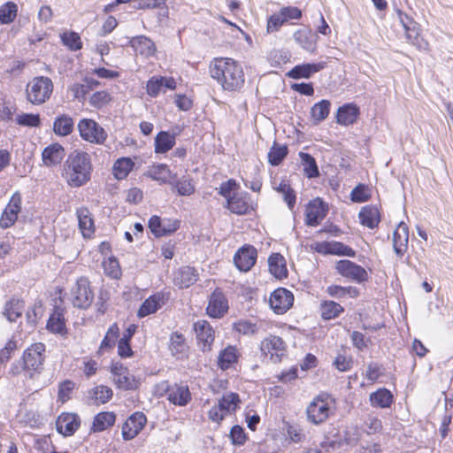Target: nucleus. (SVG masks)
Masks as SVG:
<instances>
[{
    "mask_svg": "<svg viewBox=\"0 0 453 453\" xmlns=\"http://www.w3.org/2000/svg\"><path fill=\"white\" fill-rule=\"evenodd\" d=\"M210 73L211 78L226 91H238L245 82L242 65L230 58H214L210 65Z\"/></svg>",
    "mask_w": 453,
    "mask_h": 453,
    "instance_id": "f257e3e1",
    "label": "nucleus"
},
{
    "mask_svg": "<svg viewBox=\"0 0 453 453\" xmlns=\"http://www.w3.org/2000/svg\"><path fill=\"white\" fill-rule=\"evenodd\" d=\"M92 170L90 155L76 150L64 162L62 176L70 187L80 188L90 180Z\"/></svg>",
    "mask_w": 453,
    "mask_h": 453,
    "instance_id": "f03ea898",
    "label": "nucleus"
},
{
    "mask_svg": "<svg viewBox=\"0 0 453 453\" xmlns=\"http://www.w3.org/2000/svg\"><path fill=\"white\" fill-rule=\"evenodd\" d=\"M334 413V400L322 393L315 396L306 408L307 419L313 425H320Z\"/></svg>",
    "mask_w": 453,
    "mask_h": 453,
    "instance_id": "7ed1b4c3",
    "label": "nucleus"
},
{
    "mask_svg": "<svg viewBox=\"0 0 453 453\" xmlns=\"http://www.w3.org/2000/svg\"><path fill=\"white\" fill-rule=\"evenodd\" d=\"M45 345L36 342L27 347L22 356L24 372L29 378L39 375L43 370Z\"/></svg>",
    "mask_w": 453,
    "mask_h": 453,
    "instance_id": "20e7f679",
    "label": "nucleus"
},
{
    "mask_svg": "<svg viewBox=\"0 0 453 453\" xmlns=\"http://www.w3.org/2000/svg\"><path fill=\"white\" fill-rule=\"evenodd\" d=\"M52 91L53 82L50 78L35 77L27 86V99L32 104L40 105L50 99Z\"/></svg>",
    "mask_w": 453,
    "mask_h": 453,
    "instance_id": "39448f33",
    "label": "nucleus"
},
{
    "mask_svg": "<svg viewBox=\"0 0 453 453\" xmlns=\"http://www.w3.org/2000/svg\"><path fill=\"white\" fill-rule=\"evenodd\" d=\"M77 127L81 139L92 144L102 145L108 137L104 128L91 119H81Z\"/></svg>",
    "mask_w": 453,
    "mask_h": 453,
    "instance_id": "423d86ee",
    "label": "nucleus"
},
{
    "mask_svg": "<svg viewBox=\"0 0 453 453\" xmlns=\"http://www.w3.org/2000/svg\"><path fill=\"white\" fill-rule=\"evenodd\" d=\"M94 300V292L86 277L79 278L71 289V301L74 307L88 309Z\"/></svg>",
    "mask_w": 453,
    "mask_h": 453,
    "instance_id": "0eeeda50",
    "label": "nucleus"
},
{
    "mask_svg": "<svg viewBox=\"0 0 453 453\" xmlns=\"http://www.w3.org/2000/svg\"><path fill=\"white\" fill-rule=\"evenodd\" d=\"M398 18L405 31L407 42L419 50H427L428 42L421 36L419 25L412 18L400 11Z\"/></svg>",
    "mask_w": 453,
    "mask_h": 453,
    "instance_id": "6e6552de",
    "label": "nucleus"
},
{
    "mask_svg": "<svg viewBox=\"0 0 453 453\" xmlns=\"http://www.w3.org/2000/svg\"><path fill=\"white\" fill-rule=\"evenodd\" d=\"M286 343L276 335H269L260 344V350L265 357H268L273 363H279L286 355Z\"/></svg>",
    "mask_w": 453,
    "mask_h": 453,
    "instance_id": "1a4fd4ad",
    "label": "nucleus"
},
{
    "mask_svg": "<svg viewBox=\"0 0 453 453\" xmlns=\"http://www.w3.org/2000/svg\"><path fill=\"white\" fill-rule=\"evenodd\" d=\"M194 330L201 350L203 352L211 351L215 339L214 329L211 324L203 319L198 320L194 323Z\"/></svg>",
    "mask_w": 453,
    "mask_h": 453,
    "instance_id": "9d476101",
    "label": "nucleus"
},
{
    "mask_svg": "<svg viewBox=\"0 0 453 453\" xmlns=\"http://www.w3.org/2000/svg\"><path fill=\"white\" fill-rule=\"evenodd\" d=\"M294 296L289 290L279 288L270 296L269 303L276 314L286 313L293 305Z\"/></svg>",
    "mask_w": 453,
    "mask_h": 453,
    "instance_id": "9b49d317",
    "label": "nucleus"
},
{
    "mask_svg": "<svg viewBox=\"0 0 453 453\" xmlns=\"http://www.w3.org/2000/svg\"><path fill=\"white\" fill-rule=\"evenodd\" d=\"M335 268L342 276L358 283L364 282L368 279V273L365 269L350 260H340L336 264Z\"/></svg>",
    "mask_w": 453,
    "mask_h": 453,
    "instance_id": "f8f14e48",
    "label": "nucleus"
},
{
    "mask_svg": "<svg viewBox=\"0 0 453 453\" xmlns=\"http://www.w3.org/2000/svg\"><path fill=\"white\" fill-rule=\"evenodd\" d=\"M180 220L173 219H161L158 216H152L149 220V228L157 237L169 235L180 227Z\"/></svg>",
    "mask_w": 453,
    "mask_h": 453,
    "instance_id": "ddd939ff",
    "label": "nucleus"
},
{
    "mask_svg": "<svg viewBox=\"0 0 453 453\" xmlns=\"http://www.w3.org/2000/svg\"><path fill=\"white\" fill-rule=\"evenodd\" d=\"M228 311V302L219 288H216L209 297L206 312L211 318H222Z\"/></svg>",
    "mask_w": 453,
    "mask_h": 453,
    "instance_id": "4468645a",
    "label": "nucleus"
},
{
    "mask_svg": "<svg viewBox=\"0 0 453 453\" xmlns=\"http://www.w3.org/2000/svg\"><path fill=\"white\" fill-rule=\"evenodd\" d=\"M21 210V196L19 192H15L0 218V226L8 228L12 226L17 220L18 215Z\"/></svg>",
    "mask_w": 453,
    "mask_h": 453,
    "instance_id": "2eb2a0df",
    "label": "nucleus"
},
{
    "mask_svg": "<svg viewBox=\"0 0 453 453\" xmlns=\"http://www.w3.org/2000/svg\"><path fill=\"white\" fill-rule=\"evenodd\" d=\"M327 213V208L320 198H316L306 206L305 223L311 226H317L325 219Z\"/></svg>",
    "mask_w": 453,
    "mask_h": 453,
    "instance_id": "dca6fc26",
    "label": "nucleus"
},
{
    "mask_svg": "<svg viewBox=\"0 0 453 453\" xmlns=\"http://www.w3.org/2000/svg\"><path fill=\"white\" fill-rule=\"evenodd\" d=\"M147 418L142 412L132 414L122 426V436L126 441L134 439L144 427Z\"/></svg>",
    "mask_w": 453,
    "mask_h": 453,
    "instance_id": "f3484780",
    "label": "nucleus"
},
{
    "mask_svg": "<svg viewBox=\"0 0 453 453\" xmlns=\"http://www.w3.org/2000/svg\"><path fill=\"white\" fill-rule=\"evenodd\" d=\"M293 38L305 51L312 54L317 51L319 36L311 29H298L294 33Z\"/></svg>",
    "mask_w": 453,
    "mask_h": 453,
    "instance_id": "a211bd4d",
    "label": "nucleus"
},
{
    "mask_svg": "<svg viewBox=\"0 0 453 453\" xmlns=\"http://www.w3.org/2000/svg\"><path fill=\"white\" fill-rule=\"evenodd\" d=\"M80 426V417L75 413H62L56 421L57 431L64 436L73 435Z\"/></svg>",
    "mask_w": 453,
    "mask_h": 453,
    "instance_id": "6ab92c4d",
    "label": "nucleus"
},
{
    "mask_svg": "<svg viewBox=\"0 0 453 453\" xmlns=\"http://www.w3.org/2000/svg\"><path fill=\"white\" fill-rule=\"evenodd\" d=\"M257 250L252 246L241 248L234 257L235 266L242 272H248L256 263Z\"/></svg>",
    "mask_w": 453,
    "mask_h": 453,
    "instance_id": "aec40b11",
    "label": "nucleus"
},
{
    "mask_svg": "<svg viewBox=\"0 0 453 453\" xmlns=\"http://www.w3.org/2000/svg\"><path fill=\"white\" fill-rule=\"evenodd\" d=\"M167 297L163 292H157L147 299L140 306L137 316L139 318H144L150 314H154L165 303Z\"/></svg>",
    "mask_w": 453,
    "mask_h": 453,
    "instance_id": "412c9836",
    "label": "nucleus"
},
{
    "mask_svg": "<svg viewBox=\"0 0 453 453\" xmlns=\"http://www.w3.org/2000/svg\"><path fill=\"white\" fill-rule=\"evenodd\" d=\"M127 43L134 49L136 54H139L144 58L152 57L157 51L154 42L145 35L131 37L128 39Z\"/></svg>",
    "mask_w": 453,
    "mask_h": 453,
    "instance_id": "4be33fe9",
    "label": "nucleus"
},
{
    "mask_svg": "<svg viewBox=\"0 0 453 453\" xmlns=\"http://www.w3.org/2000/svg\"><path fill=\"white\" fill-rule=\"evenodd\" d=\"M409 228L404 222H400L393 233V247L395 254L402 257L408 248Z\"/></svg>",
    "mask_w": 453,
    "mask_h": 453,
    "instance_id": "5701e85b",
    "label": "nucleus"
},
{
    "mask_svg": "<svg viewBox=\"0 0 453 453\" xmlns=\"http://www.w3.org/2000/svg\"><path fill=\"white\" fill-rule=\"evenodd\" d=\"M167 400L177 406H186L191 401V393L185 384L174 383L171 386Z\"/></svg>",
    "mask_w": 453,
    "mask_h": 453,
    "instance_id": "b1692460",
    "label": "nucleus"
},
{
    "mask_svg": "<svg viewBox=\"0 0 453 453\" xmlns=\"http://www.w3.org/2000/svg\"><path fill=\"white\" fill-rule=\"evenodd\" d=\"M326 67V62L306 63L296 65L288 73V76L292 79H308L313 73H319Z\"/></svg>",
    "mask_w": 453,
    "mask_h": 453,
    "instance_id": "393cba45",
    "label": "nucleus"
},
{
    "mask_svg": "<svg viewBox=\"0 0 453 453\" xmlns=\"http://www.w3.org/2000/svg\"><path fill=\"white\" fill-rule=\"evenodd\" d=\"M79 228L85 238H89L95 232L92 214L87 207H81L76 210Z\"/></svg>",
    "mask_w": 453,
    "mask_h": 453,
    "instance_id": "a878e982",
    "label": "nucleus"
},
{
    "mask_svg": "<svg viewBox=\"0 0 453 453\" xmlns=\"http://www.w3.org/2000/svg\"><path fill=\"white\" fill-rule=\"evenodd\" d=\"M64 157L65 150L59 143L47 146L42 153V161L46 166H54L60 164Z\"/></svg>",
    "mask_w": 453,
    "mask_h": 453,
    "instance_id": "bb28decb",
    "label": "nucleus"
},
{
    "mask_svg": "<svg viewBox=\"0 0 453 453\" xmlns=\"http://www.w3.org/2000/svg\"><path fill=\"white\" fill-rule=\"evenodd\" d=\"M188 347L184 335L179 332H173L169 339V350L172 356L182 359L188 355Z\"/></svg>",
    "mask_w": 453,
    "mask_h": 453,
    "instance_id": "cd10ccee",
    "label": "nucleus"
},
{
    "mask_svg": "<svg viewBox=\"0 0 453 453\" xmlns=\"http://www.w3.org/2000/svg\"><path fill=\"white\" fill-rule=\"evenodd\" d=\"M359 115V108L355 104H345L340 106L336 114V122L349 126L356 122Z\"/></svg>",
    "mask_w": 453,
    "mask_h": 453,
    "instance_id": "c85d7f7f",
    "label": "nucleus"
},
{
    "mask_svg": "<svg viewBox=\"0 0 453 453\" xmlns=\"http://www.w3.org/2000/svg\"><path fill=\"white\" fill-rule=\"evenodd\" d=\"M358 218L360 223L370 229L377 227L380 222L379 209L374 205L363 207L358 213Z\"/></svg>",
    "mask_w": 453,
    "mask_h": 453,
    "instance_id": "c756f323",
    "label": "nucleus"
},
{
    "mask_svg": "<svg viewBox=\"0 0 453 453\" xmlns=\"http://www.w3.org/2000/svg\"><path fill=\"white\" fill-rule=\"evenodd\" d=\"M198 278L196 270L190 266H184L178 270L174 276V284L180 288H186L193 285Z\"/></svg>",
    "mask_w": 453,
    "mask_h": 453,
    "instance_id": "7c9ffc66",
    "label": "nucleus"
},
{
    "mask_svg": "<svg viewBox=\"0 0 453 453\" xmlns=\"http://www.w3.org/2000/svg\"><path fill=\"white\" fill-rule=\"evenodd\" d=\"M240 353L236 347L229 345L222 349L218 357V366L223 370H228L237 363Z\"/></svg>",
    "mask_w": 453,
    "mask_h": 453,
    "instance_id": "2f4dec72",
    "label": "nucleus"
},
{
    "mask_svg": "<svg viewBox=\"0 0 453 453\" xmlns=\"http://www.w3.org/2000/svg\"><path fill=\"white\" fill-rule=\"evenodd\" d=\"M394 400V395L390 390L380 388L375 392H372L369 396L370 403L372 407L376 408H388L391 406Z\"/></svg>",
    "mask_w": 453,
    "mask_h": 453,
    "instance_id": "473e14b6",
    "label": "nucleus"
},
{
    "mask_svg": "<svg viewBox=\"0 0 453 453\" xmlns=\"http://www.w3.org/2000/svg\"><path fill=\"white\" fill-rule=\"evenodd\" d=\"M247 193H236L226 201V208L233 213L242 215L249 211L250 205L247 202Z\"/></svg>",
    "mask_w": 453,
    "mask_h": 453,
    "instance_id": "72a5a7b5",
    "label": "nucleus"
},
{
    "mask_svg": "<svg viewBox=\"0 0 453 453\" xmlns=\"http://www.w3.org/2000/svg\"><path fill=\"white\" fill-rule=\"evenodd\" d=\"M175 135L166 131H160L155 137V152L163 154L175 145Z\"/></svg>",
    "mask_w": 453,
    "mask_h": 453,
    "instance_id": "f704fd0d",
    "label": "nucleus"
},
{
    "mask_svg": "<svg viewBox=\"0 0 453 453\" xmlns=\"http://www.w3.org/2000/svg\"><path fill=\"white\" fill-rule=\"evenodd\" d=\"M270 273L278 279L287 277L288 271L283 256L279 253L272 254L268 258Z\"/></svg>",
    "mask_w": 453,
    "mask_h": 453,
    "instance_id": "c9c22d12",
    "label": "nucleus"
},
{
    "mask_svg": "<svg viewBox=\"0 0 453 453\" xmlns=\"http://www.w3.org/2000/svg\"><path fill=\"white\" fill-rule=\"evenodd\" d=\"M112 390L111 388L99 385L88 391V398L93 404H104L112 397Z\"/></svg>",
    "mask_w": 453,
    "mask_h": 453,
    "instance_id": "e433bc0d",
    "label": "nucleus"
},
{
    "mask_svg": "<svg viewBox=\"0 0 453 453\" xmlns=\"http://www.w3.org/2000/svg\"><path fill=\"white\" fill-rule=\"evenodd\" d=\"M74 127V121L73 118L68 115L63 114L54 120L53 131L57 135L66 136L69 135Z\"/></svg>",
    "mask_w": 453,
    "mask_h": 453,
    "instance_id": "4c0bfd02",
    "label": "nucleus"
},
{
    "mask_svg": "<svg viewBox=\"0 0 453 453\" xmlns=\"http://www.w3.org/2000/svg\"><path fill=\"white\" fill-rule=\"evenodd\" d=\"M146 175L160 183H169L173 178L172 172L165 164L152 165L147 172Z\"/></svg>",
    "mask_w": 453,
    "mask_h": 453,
    "instance_id": "58836bf2",
    "label": "nucleus"
},
{
    "mask_svg": "<svg viewBox=\"0 0 453 453\" xmlns=\"http://www.w3.org/2000/svg\"><path fill=\"white\" fill-rule=\"evenodd\" d=\"M331 103L323 99L315 104L311 109V118L315 125L319 124L327 118L330 112Z\"/></svg>",
    "mask_w": 453,
    "mask_h": 453,
    "instance_id": "ea45409f",
    "label": "nucleus"
},
{
    "mask_svg": "<svg viewBox=\"0 0 453 453\" xmlns=\"http://www.w3.org/2000/svg\"><path fill=\"white\" fill-rule=\"evenodd\" d=\"M116 415L113 412L104 411L95 416L92 430L94 432H103L114 425Z\"/></svg>",
    "mask_w": 453,
    "mask_h": 453,
    "instance_id": "a19ab883",
    "label": "nucleus"
},
{
    "mask_svg": "<svg viewBox=\"0 0 453 453\" xmlns=\"http://www.w3.org/2000/svg\"><path fill=\"white\" fill-rule=\"evenodd\" d=\"M47 329L55 334H63L65 332L64 313L60 308H56L49 318Z\"/></svg>",
    "mask_w": 453,
    "mask_h": 453,
    "instance_id": "79ce46f5",
    "label": "nucleus"
},
{
    "mask_svg": "<svg viewBox=\"0 0 453 453\" xmlns=\"http://www.w3.org/2000/svg\"><path fill=\"white\" fill-rule=\"evenodd\" d=\"M299 157L305 176L309 179L319 177V171L315 158L309 153L303 151L299 152Z\"/></svg>",
    "mask_w": 453,
    "mask_h": 453,
    "instance_id": "37998d69",
    "label": "nucleus"
},
{
    "mask_svg": "<svg viewBox=\"0 0 453 453\" xmlns=\"http://www.w3.org/2000/svg\"><path fill=\"white\" fill-rule=\"evenodd\" d=\"M172 179L173 180H171L169 183L173 186V189L176 190L178 195L188 196L195 192V186L192 183L191 179L183 177L181 179L175 180V174Z\"/></svg>",
    "mask_w": 453,
    "mask_h": 453,
    "instance_id": "c03bdc74",
    "label": "nucleus"
},
{
    "mask_svg": "<svg viewBox=\"0 0 453 453\" xmlns=\"http://www.w3.org/2000/svg\"><path fill=\"white\" fill-rule=\"evenodd\" d=\"M134 167V162L129 157H121L113 165V174L118 180H124Z\"/></svg>",
    "mask_w": 453,
    "mask_h": 453,
    "instance_id": "a18cd8bd",
    "label": "nucleus"
},
{
    "mask_svg": "<svg viewBox=\"0 0 453 453\" xmlns=\"http://www.w3.org/2000/svg\"><path fill=\"white\" fill-rule=\"evenodd\" d=\"M320 311L322 318L329 320L338 317L343 311V308L334 301H325L320 305Z\"/></svg>",
    "mask_w": 453,
    "mask_h": 453,
    "instance_id": "49530a36",
    "label": "nucleus"
},
{
    "mask_svg": "<svg viewBox=\"0 0 453 453\" xmlns=\"http://www.w3.org/2000/svg\"><path fill=\"white\" fill-rule=\"evenodd\" d=\"M18 5L13 2H7L0 6V23L10 24L16 18Z\"/></svg>",
    "mask_w": 453,
    "mask_h": 453,
    "instance_id": "de8ad7c7",
    "label": "nucleus"
},
{
    "mask_svg": "<svg viewBox=\"0 0 453 453\" xmlns=\"http://www.w3.org/2000/svg\"><path fill=\"white\" fill-rule=\"evenodd\" d=\"M62 43L71 50H78L82 48V42L78 33L65 31L60 35Z\"/></svg>",
    "mask_w": 453,
    "mask_h": 453,
    "instance_id": "09e8293b",
    "label": "nucleus"
},
{
    "mask_svg": "<svg viewBox=\"0 0 453 453\" xmlns=\"http://www.w3.org/2000/svg\"><path fill=\"white\" fill-rule=\"evenodd\" d=\"M240 403V397L236 393H227L224 395L219 401V406L226 414L234 411L237 404Z\"/></svg>",
    "mask_w": 453,
    "mask_h": 453,
    "instance_id": "8fccbe9b",
    "label": "nucleus"
},
{
    "mask_svg": "<svg viewBox=\"0 0 453 453\" xmlns=\"http://www.w3.org/2000/svg\"><path fill=\"white\" fill-rule=\"evenodd\" d=\"M115 385L122 390H134L138 387V381L134 376L130 374L129 371L113 379Z\"/></svg>",
    "mask_w": 453,
    "mask_h": 453,
    "instance_id": "3c124183",
    "label": "nucleus"
},
{
    "mask_svg": "<svg viewBox=\"0 0 453 453\" xmlns=\"http://www.w3.org/2000/svg\"><path fill=\"white\" fill-rule=\"evenodd\" d=\"M23 303L19 300H11L5 305L4 315L11 322H15L23 311Z\"/></svg>",
    "mask_w": 453,
    "mask_h": 453,
    "instance_id": "603ef678",
    "label": "nucleus"
},
{
    "mask_svg": "<svg viewBox=\"0 0 453 453\" xmlns=\"http://www.w3.org/2000/svg\"><path fill=\"white\" fill-rule=\"evenodd\" d=\"M16 122L21 127H36L40 126L41 119L39 114L21 113L17 115Z\"/></svg>",
    "mask_w": 453,
    "mask_h": 453,
    "instance_id": "864d4df0",
    "label": "nucleus"
},
{
    "mask_svg": "<svg viewBox=\"0 0 453 453\" xmlns=\"http://www.w3.org/2000/svg\"><path fill=\"white\" fill-rule=\"evenodd\" d=\"M287 154L288 149L286 146H276L274 144L268 153V161L272 165H278L285 158Z\"/></svg>",
    "mask_w": 453,
    "mask_h": 453,
    "instance_id": "5fc2aeb1",
    "label": "nucleus"
},
{
    "mask_svg": "<svg viewBox=\"0 0 453 453\" xmlns=\"http://www.w3.org/2000/svg\"><path fill=\"white\" fill-rule=\"evenodd\" d=\"M327 293L335 298H342L346 296H356L357 290L353 287H341L337 285H332L327 288Z\"/></svg>",
    "mask_w": 453,
    "mask_h": 453,
    "instance_id": "6e6d98bb",
    "label": "nucleus"
},
{
    "mask_svg": "<svg viewBox=\"0 0 453 453\" xmlns=\"http://www.w3.org/2000/svg\"><path fill=\"white\" fill-rule=\"evenodd\" d=\"M111 100V95L105 91H97L95 92L90 97H89V104L91 106L100 109L105 106Z\"/></svg>",
    "mask_w": 453,
    "mask_h": 453,
    "instance_id": "4d7b16f0",
    "label": "nucleus"
},
{
    "mask_svg": "<svg viewBox=\"0 0 453 453\" xmlns=\"http://www.w3.org/2000/svg\"><path fill=\"white\" fill-rule=\"evenodd\" d=\"M118 335L119 327L116 324H113L109 327L104 338L103 339L100 349H104L112 347L115 344Z\"/></svg>",
    "mask_w": 453,
    "mask_h": 453,
    "instance_id": "13d9d810",
    "label": "nucleus"
},
{
    "mask_svg": "<svg viewBox=\"0 0 453 453\" xmlns=\"http://www.w3.org/2000/svg\"><path fill=\"white\" fill-rule=\"evenodd\" d=\"M285 23H287V22L284 19V18L282 17V15H280V12L273 13V15H271L268 18V20H267V26H266L267 33L271 34V33L279 31L280 28Z\"/></svg>",
    "mask_w": 453,
    "mask_h": 453,
    "instance_id": "bf43d9fd",
    "label": "nucleus"
},
{
    "mask_svg": "<svg viewBox=\"0 0 453 453\" xmlns=\"http://www.w3.org/2000/svg\"><path fill=\"white\" fill-rule=\"evenodd\" d=\"M74 387L75 383L73 380H66L61 382L58 388V400L62 403L69 400Z\"/></svg>",
    "mask_w": 453,
    "mask_h": 453,
    "instance_id": "052dcab7",
    "label": "nucleus"
},
{
    "mask_svg": "<svg viewBox=\"0 0 453 453\" xmlns=\"http://www.w3.org/2000/svg\"><path fill=\"white\" fill-rule=\"evenodd\" d=\"M351 200L356 203H364L370 198L368 188L362 184L357 185L350 194Z\"/></svg>",
    "mask_w": 453,
    "mask_h": 453,
    "instance_id": "680f3d73",
    "label": "nucleus"
},
{
    "mask_svg": "<svg viewBox=\"0 0 453 453\" xmlns=\"http://www.w3.org/2000/svg\"><path fill=\"white\" fill-rule=\"evenodd\" d=\"M162 89L163 87L159 76H153L147 81L146 91L150 96H157Z\"/></svg>",
    "mask_w": 453,
    "mask_h": 453,
    "instance_id": "e2e57ef3",
    "label": "nucleus"
},
{
    "mask_svg": "<svg viewBox=\"0 0 453 453\" xmlns=\"http://www.w3.org/2000/svg\"><path fill=\"white\" fill-rule=\"evenodd\" d=\"M234 328L236 332L242 334H254L257 332V326L248 320H239L235 322Z\"/></svg>",
    "mask_w": 453,
    "mask_h": 453,
    "instance_id": "0e129e2a",
    "label": "nucleus"
},
{
    "mask_svg": "<svg viewBox=\"0 0 453 453\" xmlns=\"http://www.w3.org/2000/svg\"><path fill=\"white\" fill-rule=\"evenodd\" d=\"M88 86L83 83H74L71 86L70 90L75 99L79 102H84L87 95L89 93Z\"/></svg>",
    "mask_w": 453,
    "mask_h": 453,
    "instance_id": "69168bd1",
    "label": "nucleus"
},
{
    "mask_svg": "<svg viewBox=\"0 0 453 453\" xmlns=\"http://www.w3.org/2000/svg\"><path fill=\"white\" fill-rule=\"evenodd\" d=\"M330 246L331 247L328 250L330 253L347 256L350 257H353L356 255V252L353 250V249L341 242H334Z\"/></svg>",
    "mask_w": 453,
    "mask_h": 453,
    "instance_id": "338daca9",
    "label": "nucleus"
},
{
    "mask_svg": "<svg viewBox=\"0 0 453 453\" xmlns=\"http://www.w3.org/2000/svg\"><path fill=\"white\" fill-rule=\"evenodd\" d=\"M232 442L236 445H242L246 441L244 430L240 426H234L230 431Z\"/></svg>",
    "mask_w": 453,
    "mask_h": 453,
    "instance_id": "774afa93",
    "label": "nucleus"
}]
</instances>
